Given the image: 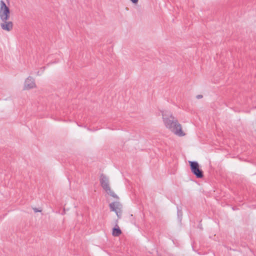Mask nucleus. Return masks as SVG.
Segmentation results:
<instances>
[{
  "label": "nucleus",
  "instance_id": "1",
  "mask_svg": "<svg viewBox=\"0 0 256 256\" xmlns=\"http://www.w3.org/2000/svg\"><path fill=\"white\" fill-rule=\"evenodd\" d=\"M162 119L165 126L176 135L184 136L185 134L182 132L181 124L178 120L171 114L162 112Z\"/></svg>",
  "mask_w": 256,
  "mask_h": 256
},
{
  "label": "nucleus",
  "instance_id": "2",
  "mask_svg": "<svg viewBox=\"0 0 256 256\" xmlns=\"http://www.w3.org/2000/svg\"><path fill=\"white\" fill-rule=\"evenodd\" d=\"M100 181L102 187L108 194L114 198H118V197L117 196V195L115 194V193L112 190H111L109 185L108 178L106 177V176L102 174L100 175Z\"/></svg>",
  "mask_w": 256,
  "mask_h": 256
},
{
  "label": "nucleus",
  "instance_id": "3",
  "mask_svg": "<svg viewBox=\"0 0 256 256\" xmlns=\"http://www.w3.org/2000/svg\"><path fill=\"white\" fill-rule=\"evenodd\" d=\"M188 163L191 172L196 177L198 178H202L204 177V172L200 168L198 163L196 161H189Z\"/></svg>",
  "mask_w": 256,
  "mask_h": 256
},
{
  "label": "nucleus",
  "instance_id": "4",
  "mask_svg": "<svg viewBox=\"0 0 256 256\" xmlns=\"http://www.w3.org/2000/svg\"><path fill=\"white\" fill-rule=\"evenodd\" d=\"M10 16V10L3 0L0 1V19L8 20Z\"/></svg>",
  "mask_w": 256,
  "mask_h": 256
},
{
  "label": "nucleus",
  "instance_id": "5",
  "mask_svg": "<svg viewBox=\"0 0 256 256\" xmlns=\"http://www.w3.org/2000/svg\"><path fill=\"white\" fill-rule=\"evenodd\" d=\"M110 208L111 211L114 212L118 217L120 218L122 216V205L118 202H112L109 204Z\"/></svg>",
  "mask_w": 256,
  "mask_h": 256
},
{
  "label": "nucleus",
  "instance_id": "6",
  "mask_svg": "<svg viewBox=\"0 0 256 256\" xmlns=\"http://www.w3.org/2000/svg\"><path fill=\"white\" fill-rule=\"evenodd\" d=\"M2 22L0 24V26L2 30L10 32L13 28V23L11 21L8 20H1Z\"/></svg>",
  "mask_w": 256,
  "mask_h": 256
},
{
  "label": "nucleus",
  "instance_id": "7",
  "mask_svg": "<svg viewBox=\"0 0 256 256\" xmlns=\"http://www.w3.org/2000/svg\"><path fill=\"white\" fill-rule=\"evenodd\" d=\"M32 88V80L29 76L26 80H25L23 86V90H29Z\"/></svg>",
  "mask_w": 256,
  "mask_h": 256
},
{
  "label": "nucleus",
  "instance_id": "8",
  "mask_svg": "<svg viewBox=\"0 0 256 256\" xmlns=\"http://www.w3.org/2000/svg\"><path fill=\"white\" fill-rule=\"evenodd\" d=\"M118 220H116V224L115 227H114L112 229V235L114 236H118L122 234V230L120 228L118 227Z\"/></svg>",
  "mask_w": 256,
  "mask_h": 256
},
{
  "label": "nucleus",
  "instance_id": "9",
  "mask_svg": "<svg viewBox=\"0 0 256 256\" xmlns=\"http://www.w3.org/2000/svg\"><path fill=\"white\" fill-rule=\"evenodd\" d=\"M33 210L36 212H42V209H39V208H33Z\"/></svg>",
  "mask_w": 256,
  "mask_h": 256
},
{
  "label": "nucleus",
  "instance_id": "10",
  "mask_svg": "<svg viewBox=\"0 0 256 256\" xmlns=\"http://www.w3.org/2000/svg\"><path fill=\"white\" fill-rule=\"evenodd\" d=\"M133 4H136L138 2V0H130Z\"/></svg>",
  "mask_w": 256,
  "mask_h": 256
},
{
  "label": "nucleus",
  "instance_id": "11",
  "mask_svg": "<svg viewBox=\"0 0 256 256\" xmlns=\"http://www.w3.org/2000/svg\"><path fill=\"white\" fill-rule=\"evenodd\" d=\"M196 98H198V99H200V98H202V96L201 95V94H198V95H197Z\"/></svg>",
  "mask_w": 256,
  "mask_h": 256
},
{
  "label": "nucleus",
  "instance_id": "12",
  "mask_svg": "<svg viewBox=\"0 0 256 256\" xmlns=\"http://www.w3.org/2000/svg\"><path fill=\"white\" fill-rule=\"evenodd\" d=\"M178 216H179L180 214L182 216V212L180 210H178Z\"/></svg>",
  "mask_w": 256,
  "mask_h": 256
},
{
  "label": "nucleus",
  "instance_id": "13",
  "mask_svg": "<svg viewBox=\"0 0 256 256\" xmlns=\"http://www.w3.org/2000/svg\"><path fill=\"white\" fill-rule=\"evenodd\" d=\"M36 84L33 82V86H32L33 88L36 87Z\"/></svg>",
  "mask_w": 256,
  "mask_h": 256
}]
</instances>
